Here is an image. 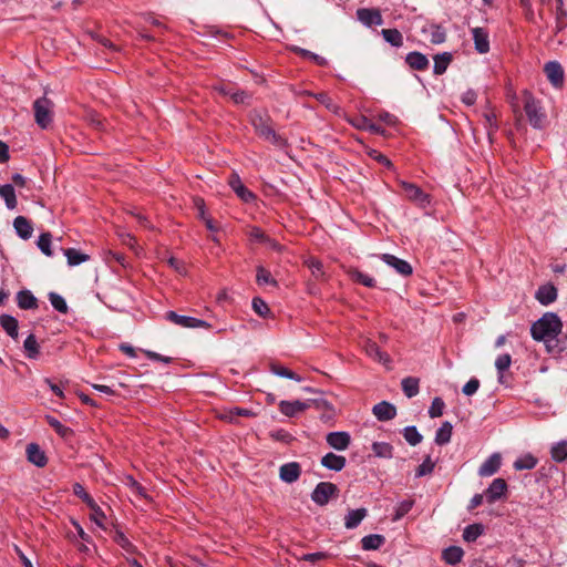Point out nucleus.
Here are the masks:
<instances>
[{
  "instance_id": "nucleus-11",
  "label": "nucleus",
  "mask_w": 567,
  "mask_h": 567,
  "mask_svg": "<svg viewBox=\"0 0 567 567\" xmlns=\"http://www.w3.org/2000/svg\"><path fill=\"white\" fill-rule=\"evenodd\" d=\"M326 441L334 450L344 451L350 445V434L348 432H330L326 436Z\"/></svg>"
},
{
  "instance_id": "nucleus-31",
  "label": "nucleus",
  "mask_w": 567,
  "mask_h": 567,
  "mask_svg": "<svg viewBox=\"0 0 567 567\" xmlns=\"http://www.w3.org/2000/svg\"><path fill=\"white\" fill-rule=\"evenodd\" d=\"M0 197L4 200L6 206L9 209H14L17 207V197L16 192L12 185L6 184L0 186Z\"/></svg>"
},
{
  "instance_id": "nucleus-39",
  "label": "nucleus",
  "mask_w": 567,
  "mask_h": 567,
  "mask_svg": "<svg viewBox=\"0 0 567 567\" xmlns=\"http://www.w3.org/2000/svg\"><path fill=\"white\" fill-rule=\"evenodd\" d=\"M256 281L259 286L271 285L277 286L276 279L271 276L270 271L262 266L257 267Z\"/></svg>"
},
{
  "instance_id": "nucleus-50",
  "label": "nucleus",
  "mask_w": 567,
  "mask_h": 567,
  "mask_svg": "<svg viewBox=\"0 0 567 567\" xmlns=\"http://www.w3.org/2000/svg\"><path fill=\"white\" fill-rule=\"evenodd\" d=\"M372 451L375 455L380 457H391L392 456V446L389 443L384 442H375L372 445Z\"/></svg>"
},
{
  "instance_id": "nucleus-38",
  "label": "nucleus",
  "mask_w": 567,
  "mask_h": 567,
  "mask_svg": "<svg viewBox=\"0 0 567 567\" xmlns=\"http://www.w3.org/2000/svg\"><path fill=\"white\" fill-rule=\"evenodd\" d=\"M536 457H534L532 454H525L514 462V468L516 471L532 470L536 466Z\"/></svg>"
},
{
  "instance_id": "nucleus-20",
  "label": "nucleus",
  "mask_w": 567,
  "mask_h": 567,
  "mask_svg": "<svg viewBox=\"0 0 567 567\" xmlns=\"http://www.w3.org/2000/svg\"><path fill=\"white\" fill-rule=\"evenodd\" d=\"M501 466V455L492 454L478 468V474L483 477L492 476Z\"/></svg>"
},
{
  "instance_id": "nucleus-40",
  "label": "nucleus",
  "mask_w": 567,
  "mask_h": 567,
  "mask_svg": "<svg viewBox=\"0 0 567 567\" xmlns=\"http://www.w3.org/2000/svg\"><path fill=\"white\" fill-rule=\"evenodd\" d=\"M23 347L27 351V355L30 359H37L39 357V344L34 334H30L24 340Z\"/></svg>"
},
{
  "instance_id": "nucleus-64",
  "label": "nucleus",
  "mask_w": 567,
  "mask_h": 567,
  "mask_svg": "<svg viewBox=\"0 0 567 567\" xmlns=\"http://www.w3.org/2000/svg\"><path fill=\"white\" fill-rule=\"evenodd\" d=\"M9 146L3 141H0V163L9 161Z\"/></svg>"
},
{
  "instance_id": "nucleus-48",
  "label": "nucleus",
  "mask_w": 567,
  "mask_h": 567,
  "mask_svg": "<svg viewBox=\"0 0 567 567\" xmlns=\"http://www.w3.org/2000/svg\"><path fill=\"white\" fill-rule=\"evenodd\" d=\"M551 457L556 462H563L567 458V442H559L551 447Z\"/></svg>"
},
{
  "instance_id": "nucleus-29",
  "label": "nucleus",
  "mask_w": 567,
  "mask_h": 567,
  "mask_svg": "<svg viewBox=\"0 0 567 567\" xmlns=\"http://www.w3.org/2000/svg\"><path fill=\"white\" fill-rule=\"evenodd\" d=\"M229 184L234 192L245 202H250L254 199V194L246 188L243 183L240 182L239 177L234 175L231 176V179L229 181Z\"/></svg>"
},
{
  "instance_id": "nucleus-5",
  "label": "nucleus",
  "mask_w": 567,
  "mask_h": 567,
  "mask_svg": "<svg viewBox=\"0 0 567 567\" xmlns=\"http://www.w3.org/2000/svg\"><path fill=\"white\" fill-rule=\"evenodd\" d=\"M405 198L421 208L431 204V196L424 193L417 185L405 181L399 182Z\"/></svg>"
},
{
  "instance_id": "nucleus-33",
  "label": "nucleus",
  "mask_w": 567,
  "mask_h": 567,
  "mask_svg": "<svg viewBox=\"0 0 567 567\" xmlns=\"http://www.w3.org/2000/svg\"><path fill=\"white\" fill-rule=\"evenodd\" d=\"M269 370L274 374H276L278 377L291 379V380H295L297 382H301L302 381V378L300 375H298L297 373L292 372L291 370L282 367L281 364H279L277 362H271L269 364Z\"/></svg>"
},
{
  "instance_id": "nucleus-37",
  "label": "nucleus",
  "mask_w": 567,
  "mask_h": 567,
  "mask_svg": "<svg viewBox=\"0 0 567 567\" xmlns=\"http://www.w3.org/2000/svg\"><path fill=\"white\" fill-rule=\"evenodd\" d=\"M383 543L384 537L377 534L364 536L361 540L362 548L364 550H375L380 548L383 545Z\"/></svg>"
},
{
  "instance_id": "nucleus-3",
  "label": "nucleus",
  "mask_w": 567,
  "mask_h": 567,
  "mask_svg": "<svg viewBox=\"0 0 567 567\" xmlns=\"http://www.w3.org/2000/svg\"><path fill=\"white\" fill-rule=\"evenodd\" d=\"M53 102L42 96L33 102L34 120L41 128H47L53 120Z\"/></svg>"
},
{
  "instance_id": "nucleus-4",
  "label": "nucleus",
  "mask_w": 567,
  "mask_h": 567,
  "mask_svg": "<svg viewBox=\"0 0 567 567\" xmlns=\"http://www.w3.org/2000/svg\"><path fill=\"white\" fill-rule=\"evenodd\" d=\"M524 110L530 125L535 128H542L546 115L543 112L539 102L536 101L535 97L528 92L524 93Z\"/></svg>"
},
{
  "instance_id": "nucleus-18",
  "label": "nucleus",
  "mask_w": 567,
  "mask_h": 567,
  "mask_svg": "<svg viewBox=\"0 0 567 567\" xmlns=\"http://www.w3.org/2000/svg\"><path fill=\"white\" fill-rule=\"evenodd\" d=\"M364 351L370 358L384 365H389L391 363L389 354L382 352L374 341L367 340L364 344Z\"/></svg>"
},
{
  "instance_id": "nucleus-61",
  "label": "nucleus",
  "mask_w": 567,
  "mask_h": 567,
  "mask_svg": "<svg viewBox=\"0 0 567 567\" xmlns=\"http://www.w3.org/2000/svg\"><path fill=\"white\" fill-rule=\"evenodd\" d=\"M91 517L100 527H103V520L105 519V515L99 506L92 511Z\"/></svg>"
},
{
  "instance_id": "nucleus-23",
  "label": "nucleus",
  "mask_w": 567,
  "mask_h": 567,
  "mask_svg": "<svg viewBox=\"0 0 567 567\" xmlns=\"http://www.w3.org/2000/svg\"><path fill=\"white\" fill-rule=\"evenodd\" d=\"M13 227L19 237L29 239L32 236L33 227L29 219L23 216H18L13 220Z\"/></svg>"
},
{
  "instance_id": "nucleus-44",
  "label": "nucleus",
  "mask_w": 567,
  "mask_h": 567,
  "mask_svg": "<svg viewBox=\"0 0 567 567\" xmlns=\"http://www.w3.org/2000/svg\"><path fill=\"white\" fill-rule=\"evenodd\" d=\"M350 276L354 281H357L365 287L372 288L375 285V281L372 277H370L367 274L361 272L358 269L350 270Z\"/></svg>"
},
{
  "instance_id": "nucleus-54",
  "label": "nucleus",
  "mask_w": 567,
  "mask_h": 567,
  "mask_svg": "<svg viewBox=\"0 0 567 567\" xmlns=\"http://www.w3.org/2000/svg\"><path fill=\"white\" fill-rule=\"evenodd\" d=\"M230 100L235 104H248L251 100V94L246 91H234L230 94Z\"/></svg>"
},
{
  "instance_id": "nucleus-19",
  "label": "nucleus",
  "mask_w": 567,
  "mask_h": 567,
  "mask_svg": "<svg viewBox=\"0 0 567 567\" xmlns=\"http://www.w3.org/2000/svg\"><path fill=\"white\" fill-rule=\"evenodd\" d=\"M347 460L344 456L337 455L332 452L327 453L321 458V465L328 470L339 472L344 468Z\"/></svg>"
},
{
  "instance_id": "nucleus-16",
  "label": "nucleus",
  "mask_w": 567,
  "mask_h": 567,
  "mask_svg": "<svg viewBox=\"0 0 567 567\" xmlns=\"http://www.w3.org/2000/svg\"><path fill=\"white\" fill-rule=\"evenodd\" d=\"M373 414L379 421H390L395 417L396 409L393 404L382 401L373 406Z\"/></svg>"
},
{
  "instance_id": "nucleus-8",
  "label": "nucleus",
  "mask_w": 567,
  "mask_h": 567,
  "mask_svg": "<svg viewBox=\"0 0 567 567\" xmlns=\"http://www.w3.org/2000/svg\"><path fill=\"white\" fill-rule=\"evenodd\" d=\"M544 72L548 81L555 87H561L564 84V70L561 65L556 61H549L544 66Z\"/></svg>"
},
{
  "instance_id": "nucleus-56",
  "label": "nucleus",
  "mask_w": 567,
  "mask_h": 567,
  "mask_svg": "<svg viewBox=\"0 0 567 567\" xmlns=\"http://www.w3.org/2000/svg\"><path fill=\"white\" fill-rule=\"evenodd\" d=\"M480 388V381L478 379L476 378H472L471 380H468L465 385L463 386L462 389V392L467 395V396H471L473 394L476 393V391L478 390Z\"/></svg>"
},
{
  "instance_id": "nucleus-60",
  "label": "nucleus",
  "mask_w": 567,
  "mask_h": 567,
  "mask_svg": "<svg viewBox=\"0 0 567 567\" xmlns=\"http://www.w3.org/2000/svg\"><path fill=\"white\" fill-rule=\"evenodd\" d=\"M327 554L323 553V551H317V553H310V554H306L303 555L302 559L303 560H307V561H310V563H317L321 559H324L327 558Z\"/></svg>"
},
{
  "instance_id": "nucleus-12",
  "label": "nucleus",
  "mask_w": 567,
  "mask_h": 567,
  "mask_svg": "<svg viewBox=\"0 0 567 567\" xmlns=\"http://www.w3.org/2000/svg\"><path fill=\"white\" fill-rule=\"evenodd\" d=\"M27 458L30 463L34 464L38 467H43L48 463V457L44 451L35 443H30L25 449Z\"/></svg>"
},
{
  "instance_id": "nucleus-41",
  "label": "nucleus",
  "mask_w": 567,
  "mask_h": 567,
  "mask_svg": "<svg viewBox=\"0 0 567 567\" xmlns=\"http://www.w3.org/2000/svg\"><path fill=\"white\" fill-rule=\"evenodd\" d=\"M403 436L405 441L412 446L420 444L423 439V436L419 433L417 429L413 425L406 426L403 430Z\"/></svg>"
},
{
  "instance_id": "nucleus-32",
  "label": "nucleus",
  "mask_w": 567,
  "mask_h": 567,
  "mask_svg": "<svg viewBox=\"0 0 567 567\" xmlns=\"http://www.w3.org/2000/svg\"><path fill=\"white\" fill-rule=\"evenodd\" d=\"M0 326L10 337H18V320L14 317L9 315H1Z\"/></svg>"
},
{
  "instance_id": "nucleus-46",
  "label": "nucleus",
  "mask_w": 567,
  "mask_h": 567,
  "mask_svg": "<svg viewBox=\"0 0 567 567\" xmlns=\"http://www.w3.org/2000/svg\"><path fill=\"white\" fill-rule=\"evenodd\" d=\"M51 234L50 233H43L40 235L38 239V247L39 249L48 257H51L53 255L51 250Z\"/></svg>"
},
{
  "instance_id": "nucleus-62",
  "label": "nucleus",
  "mask_w": 567,
  "mask_h": 567,
  "mask_svg": "<svg viewBox=\"0 0 567 567\" xmlns=\"http://www.w3.org/2000/svg\"><path fill=\"white\" fill-rule=\"evenodd\" d=\"M168 265L174 268L177 272L179 274H185L186 269H185V266L183 264V261H181L179 259L175 258V257H171L168 259Z\"/></svg>"
},
{
  "instance_id": "nucleus-34",
  "label": "nucleus",
  "mask_w": 567,
  "mask_h": 567,
  "mask_svg": "<svg viewBox=\"0 0 567 567\" xmlns=\"http://www.w3.org/2000/svg\"><path fill=\"white\" fill-rule=\"evenodd\" d=\"M451 61H452L451 53L444 52L442 54L435 55L434 56V70H433L434 73L437 75L443 74L446 71Z\"/></svg>"
},
{
  "instance_id": "nucleus-17",
  "label": "nucleus",
  "mask_w": 567,
  "mask_h": 567,
  "mask_svg": "<svg viewBox=\"0 0 567 567\" xmlns=\"http://www.w3.org/2000/svg\"><path fill=\"white\" fill-rule=\"evenodd\" d=\"M472 34L476 51L481 54L487 53L489 50V40L487 31L483 28H473Z\"/></svg>"
},
{
  "instance_id": "nucleus-28",
  "label": "nucleus",
  "mask_w": 567,
  "mask_h": 567,
  "mask_svg": "<svg viewBox=\"0 0 567 567\" xmlns=\"http://www.w3.org/2000/svg\"><path fill=\"white\" fill-rule=\"evenodd\" d=\"M452 431H453V425L449 421L443 422L442 425L439 427V430L435 433V439H434L435 443L437 445L447 444L451 441Z\"/></svg>"
},
{
  "instance_id": "nucleus-13",
  "label": "nucleus",
  "mask_w": 567,
  "mask_h": 567,
  "mask_svg": "<svg viewBox=\"0 0 567 567\" xmlns=\"http://www.w3.org/2000/svg\"><path fill=\"white\" fill-rule=\"evenodd\" d=\"M382 260L390 267L394 268L396 272L402 276H410L412 274L411 265L403 259H400L390 254H384L382 255Z\"/></svg>"
},
{
  "instance_id": "nucleus-43",
  "label": "nucleus",
  "mask_w": 567,
  "mask_h": 567,
  "mask_svg": "<svg viewBox=\"0 0 567 567\" xmlns=\"http://www.w3.org/2000/svg\"><path fill=\"white\" fill-rule=\"evenodd\" d=\"M306 265L307 267L310 269L312 276L316 278V279H321L323 278L324 276V271H323V265L320 260L313 258V257H310L306 260Z\"/></svg>"
},
{
  "instance_id": "nucleus-51",
  "label": "nucleus",
  "mask_w": 567,
  "mask_h": 567,
  "mask_svg": "<svg viewBox=\"0 0 567 567\" xmlns=\"http://www.w3.org/2000/svg\"><path fill=\"white\" fill-rule=\"evenodd\" d=\"M512 363V358L509 354H502L498 355L495 361V367L499 373V382H502L503 379V372L509 368Z\"/></svg>"
},
{
  "instance_id": "nucleus-6",
  "label": "nucleus",
  "mask_w": 567,
  "mask_h": 567,
  "mask_svg": "<svg viewBox=\"0 0 567 567\" xmlns=\"http://www.w3.org/2000/svg\"><path fill=\"white\" fill-rule=\"evenodd\" d=\"M339 488L336 484L330 482H321L319 483L312 494L311 499L319 506H324L329 503L331 498L338 497Z\"/></svg>"
},
{
  "instance_id": "nucleus-57",
  "label": "nucleus",
  "mask_w": 567,
  "mask_h": 567,
  "mask_svg": "<svg viewBox=\"0 0 567 567\" xmlns=\"http://www.w3.org/2000/svg\"><path fill=\"white\" fill-rule=\"evenodd\" d=\"M194 207L196 208L197 210V217L199 219H205L207 216H206V210H205V202L203 198H199V197H196L194 198Z\"/></svg>"
},
{
  "instance_id": "nucleus-35",
  "label": "nucleus",
  "mask_w": 567,
  "mask_h": 567,
  "mask_svg": "<svg viewBox=\"0 0 567 567\" xmlns=\"http://www.w3.org/2000/svg\"><path fill=\"white\" fill-rule=\"evenodd\" d=\"M402 390L408 398H413L419 393V379L413 377L404 378L401 382Z\"/></svg>"
},
{
  "instance_id": "nucleus-25",
  "label": "nucleus",
  "mask_w": 567,
  "mask_h": 567,
  "mask_svg": "<svg viewBox=\"0 0 567 567\" xmlns=\"http://www.w3.org/2000/svg\"><path fill=\"white\" fill-rule=\"evenodd\" d=\"M63 254L66 257L68 265L70 267L78 266V265L85 262L90 259L89 255H86L75 248L63 249Z\"/></svg>"
},
{
  "instance_id": "nucleus-26",
  "label": "nucleus",
  "mask_w": 567,
  "mask_h": 567,
  "mask_svg": "<svg viewBox=\"0 0 567 567\" xmlns=\"http://www.w3.org/2000/svg\"><path fill=\"white\" fill-rule=\"evenodd\" d=\"M464 556V550L458 546H450L442 553V558L449 565L458 564Z\"/></svg>"
},
{
  "instance_id": "nucleus-52",
  "label": "nucleus",
  "mask_w": 567,
  "mask_h": 567,
  "mask_svg": "<svg viewBox=\"0 0 567 567\" xmlns=\"http://www.w3.org/2000/svg\"><path fill=\"white\" fill-rule=\"evenodd\" d=\"M445 408V403L441 398H434L432 404L429 409L430 417H439L443 414V410Z\"/></svg>"
},
{
  "instance_id": "nucleus-45",
  "label": "nucleus",
  "mask_w": 567,
  "mask_h": 567,
  "mask_svg": "<svg viewBox=\"0 0 567 567\" xmlns=\"http://www.w3.org/2000/svg\"><path fill=\"white\" fill-rule=\"evenodd\" d=\"M113 540L121 546L127 553H135V546L130 542V539L121 532L116 530L113 536Z\"/></svg>"
},
{
  "instance_id": "nucleus-27",
  "label": "nucleus",
  "mask_w": 567,
  "mask_h": 567,
  "mask_svg": "<svg viewBox=\"0 0 567 567\" xmlns=\"http://www.w3.org/2000/svg\"><path fill=\"white\" fill-rule=\"evenodd\" d=\"M365 516H367L365 508L352 509L344 517V526L348 529H353L362 522V519Z\"/></svg>"
},
{
  "instance_id": "nucleus-55",
  "label": "nucleus",
  "mask_w": 567,
  "mask_h": 567,
  "mask_svg": "<svg viewBox=\"0 0 567 567\" xmlns=\"http://www.w3.org/2000/svg\"><path fill=\"white\" fill-rule=\"evenodd\" d=\"M252 309L260 317H266L269 313L268 305L260 298L252 299Z\"/></svg>"
},
{
  "instance_id": "nucleus-30",
  "label": "nucleus",
  "mask_w": 567,
  "mask_h": 567,
  "mask_svg": "<svg viewBox=\"0 0 567 567\" xmlns=\"http://www.w3.org/2000/svg\"><path fill=\"white\" fill-rule=\"evenodd\" d=\"M17 301L21 309H34L38 307L37 298L29 290L19 291Z\"/></svg>"
},
{
  "instance_id": "nucleus-59",
  "label": "nucleus",
  "mask_w": 567,
  "mask_h": 567,
  "mask_svg": "<svg viewBox=\"0 0 567 567\" xmlns=\"http://www.w3.org/2000/svg\"><path fill=\"white\" fill-rule=\"evenodd\" d=\"M249 236L251 239H254L256 241H260V243L268 240L265 233L258 227H252L249 231Z\"/></svg>"
},
{
  "instance_id": "nucleus-14",
  "label": "nucleus",
  "mask_w": 567,
  "mask_h": 567,
  "mask_svg": "<svg viewBox=\"0 0 567 567\" xmlns=\"http://www.w3.org/2000/svg\"><path fill=\"white\" fill-rule=\"evenodd\" d=\"M507 488L506 482L503 478H495L485 492L486 501L489 504L499 499Z\"/></svg>"
},
{
  "instance_id": "nucleus-21",
  "label": "nucleus",
  "mask_w": 567,
  "mask_h": 567,
  "mask_svg": "<svg viewBox=\"0 0 567 567\" xmlns=\"http://www.w3.org/2000/svg\"><path fill=\"white\" fill-rule=\"evenodd\" d=\"M406 64L416 71H424L429 68V59L421 52H410L405 58Z\"/></svg>"
},
{
  "instance_id": "nucleus-1",
  "label": "nucleus",
  "mask_w": 567,
  "mask_h": 567,
  "mask_svg": "<svg viewBox=\"0 0 567 567\" xmlns=\"http://www.w3.org/2000/svg\"><path fill=\"white\" fill-rule=\"evenodd\" d=\"M563 322L556 313L547 312L540 319L533 323L530 328L532 337L537 341L546 343L549 352L554 351L551 343L556 341L561 332Z\"/></svg>"
},
{
  "instance_id": "nucleus-42",
  "label": "nucleus",
  "mask_w": 567,
  "mask_h": 567,
  "mask_svg": "<svg viewBox=\"0 0 567 567\" xmlns=\"http://www.w3.org/2000/svg\"><path fill=\"white\" fill-rule=\"evenodd\" d=\"M483 534V526L481 524H472L465 527L463 538L466 542H475Z\"/></svg>"
},
{
  "instance_id": "nucleus-15",
  "label": "nucleus",
  "mask_w": 567,
  "mask_h": 567,
  "mask_svg": "<svg viewBox=\"0 0 567 567\" xmlns=\"http://www.w3.org/2000/svg\"><path fill=\"white\" fill-rule=\"evenodd\" d=\"M308 408H309V404L307 402H302L299 400H296V401L282 400L279 403V410L286 416H295Z\"/></svg>"
},
{
  "instance_id": "nucleus-53",
  "label": "nucleus",
  "mask_w": 567,
  "mask_h": 567,
  "mask_svg": "<svg viewBox=\"0 0 567 567\" xmlns=\"http://www.w3.org/2000/svg\"><path fill=\"white\" fill-rule=\"evenodd\" d=\"M413 504L414 503L411 499H406V501H403L400 504H398V506L395 508V514H394L393 520H399L404 515H406L413 507Z\"/></svg>"
},
{
  "instance_id": "nucleus-24",
  "label": "nucleus",
  "mask_w": 567,
  "mask_h": 567,
  "mask_svg": "<svg viewBox=\"0 0 567 567\" xmlns=\"http://www.w3.org/2000/svg\"><path fill=\"white\" fill-rule=\"evenodd\" d=\"M422 32L424 34H429L430 41L433 44H441L446 39L445 30L442 27L437 25V24H431L429 27H424Z\"/></svg>"
},
{
  "instance_id": "nucleus-49",
  "label": "nucleus",
  "mask_w": 567,
  "mask_h": 567,
  "mask_svg": "<svg viewBox=\"0 0 567 567\" xmlns=\"http://www.w3.org/2000/svg\"><path fill=\"white\" fill-rule=\"evenodd\" d=\"M49 300L55 310L61 313H66L68 305L62 296L55 292H50Z\"/></svg>"
},
{
  "instance_id": "nucleus-9",
  "label": "nucleus",
  "mask_w": 567,
  "mask_h": 567,
  "mask_svg": "<svg viewBox=\"0 0 567 567\" xmlns=\"http://www.w3.org/2000/svg\"><path fill=\"white\" fill-rule=\"evenodd\" d=\"M357 18L365 27L381 25L383 23L381 12L378 9H369V8L358 9Z\"/></svg>"
},
{
  "instance_id": "nucleus-22",
  "label": "nucleus",
  "mask_w": 567,
  "mask_h": 567,
  "mask_svg": "<svg viewBox=\"0 0 567 567\" xmlns=\"http://www.w3.org/2000/svg\"><path fill=\"white\" fill-rule=\"evenodd\" d=\"M536 299L544 306H548L557 299V289L553 285H544L536 291Z\"/></svg>"
},
{
  "instance_id": "nucleus-63",
  "label": "nucleus",
  "mask_w": 567,
  "mask_h": 567,
  "mask_svg": "<svg viewBox=\"0 0 567 567\" xmlns=\"http://www.w3.org/2000/svg\"><path fill=\"white\" fill-rule=\"evenodd\" d=\"M476 101V93L472 90H468L463 93L462 95V102L466 105H473Z\"/></svg>"
},
{
  "instance_id": "nucleus-36",
  "label": "nucleus",
  "mask_w": 567,
  "mask_h": 567,
  "mask_svg": "<svg viewBox=\"0 0 567 567\" xmlns=\"http://www.w3.org/2000/svg\"><path fill=\"white\" fill-rule=\"evenodd\" d=\"M382 37L391 45L400 48L403 44V37L398 29H383L381 31Z\"/></svg>"
},
{
  "instance_id": "nucleus-7",
  "label": "nucleus",
  "mask_w": 567,
  "mask_h": 567,
  "mask_svg": "<svg viewBox=\"0 0 567 567\" xmlns=\"http://www.w3.org/2000/svg\"><path fill=\"white\" fill-rule=\"evenodd\" d=\"M166 317L169 321L183 328H210V324L204 320L194 317L177 315L174 311H168L166 313Z\"/></svg>"
},
{
  "instance_id": "nucleus-10",
  "label": "nucleus",
  "mask_w": 567,
  "mask_h": 567,
  "mask_svg": "<svg viewBox=\"0 0 567 567\" xmlns=\"http://www.w3.org/2000/svg\"><path fill=\"white\" fill-rule=\"evenodd\" d=\"M301 466L298 462H289L279 467V477L282 482L291 484L299 480Z\"/></svg>"
},
{
  "instance_id": "nucleus-47",
  "label": "nucleus",
  "mask_w": 567,
  "mask_h": 567,
  "mask_svg": "<svg viewBox=\"0 0 567 567\" xmlns=\"http://www.w3.org/2000/svg\"><path fill=\"white\" fill-rule=\"evenodd\" d=\"M434 467H435V462L432 461L430 455H427L424 458V461L422 462V464H420L419 467L416 468L415 476L422 477V476L429 475L433 472Z\"/></svg>"
},
{
  "instance_id": "nucleus-58",
  "label": "nucleus",
  "mask_w": 567,
  "mask_h": 567,
  "mask_svg": "<svg viewBox=\"0 0 567 567\" xmlns=\"http://www.w3.org/2000/svg\"><path fill=\"white\" fill-rule=\"evenodd\" d=\"M49 423L62 436H65L66 433L69 432V429L54 417H50Z\"/></svg>"
},
{
  "instance_id": "nucleus-2",
  "label": "nucleus",
  "mask_w": 567,
  "mask_h": 567,
  "mask_svg": "<svg viewBox=\"0 0 567 567\" xmlns=\"http://www.w3.org/2000/svg\"><path fill=\"white\" fill-rule=\"evenodd\" d=\"M250 123L255 128V132L264 140L269 141L275 145H281L284 140L276 134L275 130L270 125V117L267 113L261 114L259 111L250 112Z\"/></svg>"
}]
</instances>
